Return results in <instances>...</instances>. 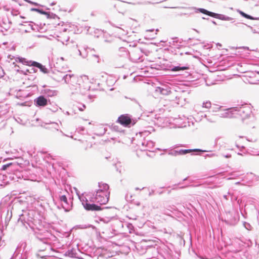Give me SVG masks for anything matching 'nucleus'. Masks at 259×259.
Returning <instances> with one entry per match:
<instances>
[{"label": "nucleus", "instance_id": "obj_1", "mask_svg": "<svg viewBox=\"0 0 259 259\" xmlns=\"http://www.w3.org/2000/svg\"><path fill=\"white\" fill-rule=\"evenodd\" d=\"M110 192L103 193L100 191H97L95 196V201L101 205L106 204L109 201Z\"/></svg>", "mask_w": 259, "mask_h": 259}, {"label": "nucleus", "instance_id": "obj_2", "mask_svg": "<svg viewBox=\"0 0 259 259\" xmlns=\"http://www.w3.org/2000/svg\"><path fill=\"white\" fill-rule=\"evenodd\" d=\"M117 122L124 126H128L131 123L132 120L127 114H123L118 118Z\"/></svg>", "mask_w": 259, "mask_h": 259}, {"label": "nucleus", "instance_id": "obj_3", "mask_svg": "<svg viewBox=\"0 0 259 259\" xmlns=\"http://www.w3.org/2000/svg\"><path fill=\"white\" fill-rule=\"evenodd\" d=\"M82 204L84 209L88 211H100L102 210L101 206L95 204L89 203L88 201Z\"/></svg>", "mask_w": 259, "mask_h": 259}, {"label": "nucleus", "instance_id": "obj_4", "mask_svg": "<svg viewBox=\"0 0 259 259\" xmlns=\"http://www.w3.org/2000/svg\"><path fill=\"white\" fill-rule=\"evenodd\" d=\"M199 11L202 14L207 15L210 17L217 18V19H221L222 15L219 14L214 13L211 12H209L204 9L200 8L199 10Z\"/></svg>", "mask_w": 259, "mask_h": 259}, {"label": "nucleus", "instance_id": "obj_5", "mask_svg": "<svg viewBox=\"0 0 259 259\" xmlns=\"http://www.w3.org/2000/svg\"><path fill=\"white\" fill-rule=\"evenodd\" d=\"M16 61L21 63L22 64L29 66H33L35 61L28 60L24 58L18 57L16 59Z\"/></svg>", "mask_w": 259, "mask_h": 259}, {"label": "nucleus", "instance_id": "obj_6", "mask_svg": "<svg viewBox=\"0 0 259 259\" xmlns=\"http://www.w3.org/2000/svg\"><path fill=\"white\" fill-rule=\"evenodd\" d=\"M36 105L38 106H45L48 104V101L44 96H40L35 100Z\"/></svg>", "mask_w": 259, "mask_h": 259}, {"label": "nucleus", "instance_id": "obj_7", "mask_svg": "<svg viewBox=\"0 0 259 259\" xmlns=\"http://www.w3.org/2000/svg\"><path fill=\"white\" fill-rule=\"evenodd\" d=\"M109 186L105 183L103 182L99 183V189L97 190V191H101L102 192L105 193L106 192H110L109 191Z\"/></svg>", "mask_w": 259, "mask_h": 259}, {"label": "nucleus", "instance_id": "obj_8", "mask_svg": "<svg viewBox=\"0 0 259 259\" xmlns=\"http://www.w3.org/2000/svg\"><path fill=\"white\" fill-rule=\"evenodd\" d=\"M33 66L38 68L40 70V71L46 74L49 73L48 69L45 66H43L42 65L37 62L35 61Z\"/></svg>", "mask_w": 259, "mask_h": 259}, {"label": "nucleus", "instance_id": "obj_9", "mask_svg": "<svg viewBox=\"0 0 259 259\" xmlns=\"http://www.w3.org/2000/svg\"><path fill=\"white\" fill-rule=\"evenodd\" d=\"M192 151H201L199 149H194V150H191V149H188V150H181L179 151L180 154H186L187 153H190Z\"/></svg>", "mask_w": 259, "mask_h": 259}, {"label": "nucleus", "instance_id": "obj_10", "mask_svg": "<svg viewBox=\"0 0 259 259\" xmlns=\"http://www.w3.org/2000/svg\"><path fill=\"white\" fill-rule=\"evenodd\" d=\"M189 69L188 67H181L177 66V67H175L174 68H172V71H180V70H187V69Z\"/></svg>", "mask_w": 259, "mask_h": 259}, {"label": "nucleus", "instance_id": "obj_11", "mask_svg": "<svg viewBox=\"0 0 259 259\" xmlns=\"http://www.w3.org/2000/svg\"><path fill=\"white\" fill-rule=\"evenodd\" d=\"M60 199L61 201H63L65 203H67V199L65 195H62L60 196Z\"/></svg>", "mask_w": 259, "mask_h": 259}, {"label": "nucleus", "instance_id": "obj_12", "mask_svg": "<svg viewBox=\"0 0 259 259\" xmlns=\"http://www.w3.org/2000/svg\"><path fill=\"white\" fill-rule=\"evenodd\" d=\"M12 163H9L8 164H5L3 166H2V169L3 170H5L7 169L8 167H9V166H10L11 165H12Z\"/></svg>", "mask_w": 259, "mask_h": 259}, {"label": "nucleus", "instance_id": "obj_13", "mask_svg": "<svg viewBox=\"0 0 259 259\" xmlns=\"http://www.w3.org/2000/svg\"><path fill=\"white\" fill-rule=\"evenodd\" d=\"M234 111L235 112V114H237V115H242V113H244V111L242 109L241 110H240L239 111H237L236 110H234Z\"/></svg>", "mask_w": 259, "mask_h": 259}, {"label": "nucleus", "instance_id": "obj_14", "mask_svg": "<svg viewBox=\"0 0 259 259\" xmlns=\"http://www.w3.org/2000/svg\"><path fill=\"white\" fill-rule=\"evenodd\" d=\"M244 18H247L248 19H250V20H257V18H254L253 17L249 15H247L246 14H245Z\"/></svg>", "mask_w": 259, "mask_h": 259}, {"label": "nucleus", "instance_id": "obj_15", "mask_svg": "<svg viewBox=\"0 0 259 259\" xmlns=\"http://www.w3.org/2000/svg\"><path fill=\"white\" fill-rule=\"evenodd\" d=\"M240 14H241L243 17H244V16H245V14H246V13H244V12H240Z\"/></svg>", "mask_w": 259, "mask_h": 259}, {"label": "nucleus", "instance_id": "obj_16", "mask_svg": "<svg viewBox=\"0 0 259 259\" xmlns=\"http://www.w3.org/2000/svg\"><path fill=\"white\" fill-rule=\"evenodd\" d=\"M249 116V115L248 114H246L244 117H242V119H244V118H247Z\"/></svg>", "mask_w": 259, "mask_h": 259}, {"label": "nucleus", "instance_id": "obj_17", "mask_svg": "<svg viewBox=\"0 0 259 259\" xmlns=\"http://www.w3.org/2000/svg\"><path fill=\"white\" fill-rule=\"evenodd\" d=\"M147 31L152 32V31H154V29H149V30H147Z\"/></svg>", "mask_w": 259, "mask_h": 259}, {"label": "nucleus", "instance_id": "obj_18", "mask_svg": "<svg viewBox=\"0 0 259 259\" xmlns=\"http://www.w3.org/2000/svg\"><path fill=\"white\" fill-rule=\"evenodd\" d=\"M27 71L29 72V73H31V72H29L28 70H27Z\"/></svg>", "mask_w": 259, "mask_h": 259}, {"label": "nucleus", "instance_id": "obj_19", "mask_svg": "<svg viewBox=\"0 0 259 259\" xmlns=\"http://www.w3.org/2000/svg\"><path fill=\"white\" fill-rule=\"evenodd\" d=\"M33 70L34 72H36V71L34 69H33Z\"/></svg>", "mask_w": 259, "mask_h": 259}, {"label": "nucleus", "instance_id": "obj_20", "mask_svg": "<svg viewBox=\"0 0 259 259\" xmlns=\"http://www.w3.org/2000/svg\"><path fill=\"white\" fill-rule=\"evenodd\" d=\"M61 59H62V60H64V58H63V57H62V58H61Z\"/></svg>", "mask_w": 259, "mask_h": 259}, {"label": "nucleus", "instance_id": "obj_21", "mask_svg": "<svg viewBox=\"0 0 259 259\" xmlns=\"http://www.w3.org/2000/svg\"><path fill=\"white\" fill-rule=\"evenodd\" d=\"M54 94H56V93L55 92H53V95Z\"/></svg>", "mask_w": 259, "mask_h": 259}]
</instances>
